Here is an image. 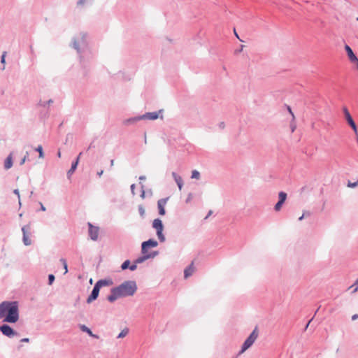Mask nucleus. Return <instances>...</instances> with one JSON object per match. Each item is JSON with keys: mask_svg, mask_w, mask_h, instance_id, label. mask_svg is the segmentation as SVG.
Segmentation results:
<instances>
[{"mask_svg": "<svg viewBox=\"0 0 358 358\" xmlns=\"http://www.w3.org/2000/svg\"><path fill=\"white\" fill-rule=\"evenodd\" d=\"M140 179H141V180H143V179H145V177H143V176H141V177H140Z\"/></svg>", "mask_w": 358, "mask_h": 358, "instance_id": "50", "label": "nucleus"}, {"mask_svg": "<svg viewBox=\"0 0 358 358\" xmlns=\"http://www.w3.org/2000/svg\"><path fill=\"white\" fill-rule=\"evenodd\" d=\"M138 212L141 217H143L145 215V210L143 206L141 205L138 206Z\"/></svg>", "mask_w": 358, "mask_h": 358, "instance_id": "26", "label": "nucleus"}, {"mask_svg": "<svg viewBox=\"0 0 358 358\" xmlns=\"http://www.w3.org/2000/svg\"><path fill=\"white\" fill-rule=\"evenodd\" d=\"M258 334H258L257 327H255V329L253 330V331L249 336V337L244 342L240 353H243L246 350H248L250 346L252 345V344L257 340V338L258 337Z\"/></svg>", "mask_w": 358, "mask_h": 358, "instance_id": "3", "label": "nucleus"}, {"mask_svg": "<svg viewBox=\"0 0 358 358\" xmlns=\"http://www.w3.org/2000/svg\"><path fill=\"white\" fill-rule=\"evenodd\" d=\"M350 288H354L353 292H357L358 290V278L355 281V282L350 287Z\"/></svg>", "mask_w": 358, "mask_h": 358, "instance_id": "27", "label": "nucleus"}, {"mask_svg": "<svg viewBox=\"0 0 358 358\" xmlns=\"http://www.w3.org/2000/svg\"><path fill=\"white\" fill-rule=\"evenodd\" d=\"M152 227L157 231V235L161 242L165 241V237L162 234L164 229L162 220L159 219H155L152 222Z\"/></svg>", "mask_w": 358, "mask_h": 358, "instance_id": "4", "label": "nucleus"}, {"mask_svg": "<svg viewBox=\"0 0 358 358\" xmlns=\"http://www.w3.org/2000/svg\"><path fill=\"white\" fill-rule=\"evenodd\" d=\"M282 202L278 201L275 206V210L276 211H279L282 207Z\"/></svg>", "mask_w": 358, "mask_h": 358, "instance_id": "29", "label": "nucleus"}, {"mask_svg": "<svg viewBox=\"0 0 358 358\" xmlns=\"http://www.w3.org/2000/svg\"><path fill=\"white\" fill-rule=\"evenodd\" d=\"M194 271V266H193V262L189 266V267H187L185 271H184V275H185V278H188L189 276H190L193 272Z\"/></svg>", "mask_w": 358, "mask_h": 358, "instance_id": "17", "label": "nucleus"}, {"mask_svg": "<svg viewBox=\"0 0 358 358\" xmlns=\"http://www.w3.org/2000/svg\"><path fill=\"white\" fill-rule=\"evenodd\" d=\"M41 209H42V210H43V211H44V210H45V208L43 206H41Z\"/></svg>", "mask_w": 358, "mask_h": 358, "instance_id": "48", "label": "nucleus"}, {"mask_svg": "<svg viewBox=\"0 0 358 358\" xmlns=\"http://www.w3.org/2000/svg\"><path fill=\"white\" fill-rule=\"evenodd\" d=\"M36 150L37 152H38V153H39V158L43 159V158L44 157V153H43V151L42 145H38V146L36 148Z\"/></svg>", "mask_w": 358, "mask_h": 358, "instance_id": "23", "label": "nucleus"}, {"mask_svg": "<svg viewBox=\"0 0 358 358\" xmlns=\"http://www.w3.org/2000/svg\"><path fill=\"white\" fill-rule=\"evenodd\" d=\"M158 245L157 242L155 240L150 239L142 243L141 250L143 255L148 253V250L150 248H155Z\"/></svg>", "mask_w": 358, "mask_h": 358, "instance_id": "6", "label": "nucleus"}, {"mask_svg": "<svg viewBox=\"0 0 358 358\" xmlns=\"http://www.w3.org/2000/svg\"><path fill=\"white\" fill-rule=\"evenodd\" d=\"M6 52H4L1 56V63L4 64L5 63V58H6Z\"/></svg>", "mask_w": 358, "mask_h": 358, "instance_id": "34", "label": "nucleus"}, {"mask_svg": "<svg viewBox=\"0 0 358 358\" xmlns=\"http://www.w3.org/2000/svg\"><path fill=\"white\" fill-rule=\"evenodd\" d=\"M357 185H358V181L355 182H353V183L348 182V186L349 187H357Z\"/></svg>", "mask_w": 358, "mask_h": 358, "instance_id": "31", "label": "nucleus"}, {"mask_svg": "<svg viewBox=\"0 0 358 358\" xmlns=\"http://www.w3.org/2000/svg\"><path fill=\"white\" fill-rule=\"evenodd\" d=\"M0 331L1 333L8 336V337H13L15 335H17V332L15 331L8 324H3L0 327Z\"/></svg>", "mask_w": 358, "mask_h": 358, "instance_id": "7", "label": "nucleus"}, {"mask_svg": "<svg viewBox=\"0 0 358 358\" xmlns=\"http://www.w3.org/2000/svg\"><path fill=\"white\" fill-rule=\"evenodd\" d=\"M12 166H13V157H12V154H10L5 160L4 167L6 169H9L12 167Z\"/></svg>", "mask_w": 358, "mask_h": 358, "instance_id": "14", "label": "nucleus"}, {"mask_svg": "<svg viewBox=\"0 0 358 358\" xmlns=\"http://www.w3.org/2000/svg\"><path fill=\"white\" fill-rule=\"evenodd\" d=\"M15 193L17 194H19V192H18V190H15Z\"/></svg>", "mask_w": 358, "mask_h": 358, "instance_id": "49", "label": "nucleus"}, {"mask_svg": "<svg viewBox=\"0 0 358 358\" xmlns=\"http://www.w3.org/2000/svg\"><path fill=\"white\" fill-rule=\"evenodd\" d=\"M81 155H82V153L80 152L79 154L78 157H77L76 161L72 164L70 170L68 171V175L69 176L72 174L76 171V169L77 168V166H78V162H79V159H80V157Z\"/></svg>", "mask_w": 358, "mask_h": 358, "instance_id": "16", "label": "nucleus"}, {"mask_svg": "<svg viewBox=\"0 0 358 358\" xmlns=\"http://www.w3.org/2000/svg\"><path fill=\"white\" fill-rule=\"evenodd\" d=\"M152 257H153V256H152L151 255H149V254H148V253H147V254L144 255V256H143V257H141L138 258V259L136 260L135 263H136V264H141V263H142L143 262H144L145 259H149V258Z\"/></svg>", "mask_w": 358, "mask_h": 358, "instance_id": "18", "label": "nucleus"}, {"mask_svg": "<svg viewBox=\"0 0 358 358\" xmlns=\"http://www.w3.org/2000/svg\"><path fill=\"white\" fill-rule=\"evenodd\" d=\"M89 234L93 241H96L99 236V229L97 227L93 226L90 222L88 223Z\"/></svg>", "mask_w": 358, "mask_h": 358, "instance_id": "9", "label": "nucleus"}, {"mask_svg": "<svg viewBox=\"0 0 358 358\" xmlns=\"http://www.w3.org/2000/svg\"><path fill=\"white\" fill-rule=\"evenodd\" d=\"M29 338H22V339L21 340V342H29Z\"/></svg>", "mask_w": 358, "mask_h": 358, "instance_id": "40", "label": "nucleus"}, {"mask_svg": "<svg viewBox=\"0 0 358 358\" xmlns=\"http://www.w3.org/2000/svg\"><path fill=\"white\" fill-rule=\"evenodd\" d=\"M61 262H62V264H63L64 270H65L64 271V273H66L68 272L66 261L65 259H62Z\"/></svg>", "mask_w": 358, "mask_h": 358, "instance_id": "28", "label": "nucleus"}, {"mask_svg": "<svg viewBox=\"0 0 358 358\" xmlns=\"http://www.w3.org/2000/svg\"><path fill=\"white\" fill-rule=\"evenodd\" d=\"M287 110H288L289 113L291 114V115L292 116V120H294L295 116L289 106H287Z\"/></svg>", "mask_w": 358, "mask_h": 358, "instance_id": "32", "label": "nucleus"}, {"mask_svg": "<svg viewBox=\"0 0 358 358\" xmlns=\"http://www.w3.org/2000/svg\"><path fill=\"white\" fill-rule=\"evenodd\" d=\"M309 324H310V322H308L306 327H308V326H309Z\"/></svg>", "mask_w": 358, "mask_h": 358, "instance_id": "51", "label": "nucleus"}, {"mask_svg": "<svg viewBox=\"0 0 358 358\" xmlns=\"http://www.w3.org/2000/svg\"><path fill=\"white\" fill-rule=\"evenodd\" d=\"M352 63H355L356 64V66L358 69V59H357V60H355V61H353Z\"/></svg>", "mask_w": 358, "mask_h": 358, "instance_id": "39", "label": "nucleus"}, {"mask_svg": "<svg viewBox=\"0 0 358 358\" xmlns=\"http://www.w3.org/2000/svg\"><path fill=\"white\" fill-rule=\"evenodd\" d=\"M305 217V213H303L299 218V220H302L303 219V217Z\"/></svg>", "mask_w": 358, "mask_h": 358, "instance_id": "43", "label": "nucleus"}, {"mask_svg": "<svg viewBox=\"0 0 358 358\" xmlns=\"http://www.w3.org/2000/svg\"><path fill=\"white\" fill-rule=\"evenodd\" d=\"M137 290L135 281L128 280L111 289V294L108 296L110 302H113L119 298L133 296Z\"/></svg>", "mask_w": 358, "mask_h": 358, "instance_id": "1", "label": "nucleus"}, {"mask_svg": "<svg viewBox=\"0 0 358 358\" xmlns=\"http://www.w3.org/2000/svg\"><path fill=\"white\" fill-rule=\"evenodd\" d=\"M143 117L148 118L149 120H156L157 118H158V113H157V112L148 113L145 115H143V117H138L136 120H140V119H142Z\"/></svg>", "mask_w": 358, "mask_h": 358, "instance_id": "13", "label": "nucleus"}, {"mask_svg": "<svg viewBox=\"0 0 358 358\" xmlns=\"http://www.w3.org/2000/svg\"><path fill=\"white\" fill-rule=\"evenodd\" d=\"M134 188H135V185L134 184L131 185V189L133 193H134Z\"/></svg>", "mask_w": 358, "mask_h": 358, "instance_id": "41", "label": "nucleus"}, {"mask_svg": "<svg viewBox=\"0 0 358 358\" xmlns=\"http://www.w3.org/2000/svg\"><path fill=\"white\" fill-rule=\"evenodd\" d=\"M295 128H296V126H295V125L292 126V132H294V131Z\"/></svg>", "mask_w": 358, "mask_h": 358, "instance_id": "44", "label": "nucleus"}, {"mask_svg": "<svg viewBox=\"0 0 358 358\" xmlns=\"http://www.w3.org/2000/svg\"><path fill=\"white\" fill-rule=\"evenodd\" d=\"M309 324H310V322H308L306 327H308V326H309Z\"/></svg>", "mask_w": 358, "mask_h": 358, "instance_id": "52", "label": "nucleus"}, {"mask_svg": "<svg viewBox=\"0 0 358 358\" xmlns=\"http://www.w3.org/2000/svg\"><path fill=\"white\" fill-rule=\"evenodd\" d=\"M57 155L59 157H61V152L60 151L58 152Z\"/></svg>", "mask_w": 358, "mask_h": 358, "instance_id": "47", "label": "nucleus"}, {"mask_svg": "<svg viewBox=\"0 0 358 358\" xmlns=\"http://www.w3.org/2000/svg\"><path fill=\"white\" fill-rule=\"evenodd\" d=\"M357 20H358V18H357Z\"/></svg>", "mask_w": 358, "mask_h": 358, "instance_id": "53", "label": "nucleus"}, {"mask_svg": "<svg viewBox=\"0 0 358 358\" xmlns=\"http://www.w3.org/2000/svg\"><path fill=\"white\" fill-rule=\"evenodd\" d=\"M234 34H235L236 36L238 38H239V37H238V34H237V33H236V30H234Z\"/></svg>", "mask_w": 358, "mask_h": 358, "instance_id": "46", "label": "nucleus"}, {"mask_svg": "<svg viewBox=\"0 0 358 358\" xmlns=\"http://www.w3.org/2000/svg\"><path fill=\"white\" fill-rule=\"evenodd\" d=\"M80 329L83 331L87 333L90 336L95 337L92 331L85 325H81Z\"/></svg>", "mask_w": 358, "mask_h": 358, "instance_id": "20", "label": "nucleus"}, {"mask_svg": "<svg viewBox=\"0 0 358 358\" xmlns=\"http://www.w3.org/2000/svg\"><path fill=\"white\" fill-rule=\"evenodd\" d=\"M27 157H28V153H27V155L24 157V158L21 160L20 162V165H22L24 164V162H26L27 159Z\"/></svg>", "mask_w": 358, "mask_h": 358, "instance_id": "33", "label": "nucleus"}, {"mask_svg": "<svg viewBox=\"0 0 358 358\" xmlns=\"http://www.w3.org/2000/svg\"><path fill=\"white\" fill-rule=\"evenodd\" d=\"M345 50L347 52L348 58H349V59L350 60L351 62H352L353 61L357 60V57L354 54L352 50L351 49V48L348 45H345Z\"/></svg>", "mask_w": 358, "mask_h": 358, "instance_id": "12", "label": "nucleus"}, {"mask_svg": "<svg viewBox=\"0 0 358 358\" xmlns=\"http://www.w3.org/2000/svg\"><path fill=\"white\" fill-rule=\"evenodd\" d=\"M29 229H30L29 225L24 226L22 228V231L23 233V242H24V245H29L31 243V239L29 238V235H30V234L29 232Z\"/></svg>", "mask_w": 358, "mask_h": 358, "instance_id": "8", "label": "nucleus"}, {"mask_svg": "<svg viewBox=\"0 0 358 358\" xmlns=\"http://www.w3.org/2000/svg\"><path fill=\"white\" fill-rule=\"evenodd\" d=\"M169 200V197L165 199H159L157 202V207L159 210V214L160 215H164L166 213L165 211V206L166 205V203Z\"/></svg>", "mask_w": 358, "mask_h": 358, "instance_id": "10", "label": "nucleus"}, {"mask_svg": "<svg viewBox=\"0 0 358 358\" xmlns=\"http://www.w3.org/2000/svg\"><path fill=\"white\" fill-rule=\"evenodd\" d=\"M129 264H130V262L129 260H126L125 262H124L123 264L121 266L122 269V270H125L127 268H129Z\"/></svg>", "mask_w": 358, "mask_h": 358, "instance_id": "25", "label": "nucleus"}, {"mask_svg": "<svg viewBox=\"0 0 358 358\" xmlns=\"http://www.w3.org/2000/svg\"><path fill=\"white\" fill-rule=\"evenodd\" d=\"M279 196V201L280 202L284 203L287 198V194L284 192H280L278 194Z\"/></svg>", "mask_w": 358, "mask_h": 358, "instance_id": "21", "label": "nucleus"}, {"mask_svg": "<svg viewBox=\"0 0 358 358\" xmlns=\"http://www.w3.org/2000/svg\"><path fill=\"white\" fill-rule=\"evenodd\" d=\"M191 178L196 179V180H199L200 178V173H199V172L198 171H196V170L192 171Z\"/></svg>", "mask_w": 358, "mask_h": 358, "instance_id": "24", "label": "nucleus"}, {"mask_svg": "<svg viewBox=\"0 0 358 358\" xmlns=\"http://www.w3.org/2000/svg\"><path fill=\"white\" fill-rule=\"evenodd\" d=\"M177 185H178L179 190L181 191L182 188V186H183V182L180 183V184H177Z\"/></svg>", "mask_w": 358, "mask_h": 358, "instance_id": "37", "label": "nucleus"}, {"mask_svg": "<svg viewBox=\"0 0 358 358\" xmlns=\"http://www.w3.org/2000/svg\"><path fill=\"white\" fill-rule=\"evenodd\" d=\"M172 176L174 178V180L176 181V184H180V183L183 182L182 178L179 175H178L176 173L173 172Z\"/></svg>", "mask_w": 358, "mask_h": 358, "instance_id": "19", "label": "nucleus"}, {"mask_svg": "<svg viewBox=\"0 0 358 358\" xmlns=\"http://www.w3.org/2000/svg\"><path fill=\"white\" fill-rule=\"evenodd\" d=\"M85 0H79L78 2V5H83L85 3Z\"/></svg>", "mask_w": 358, "mask_h": 358, "instance_id": "38", "label": "nucleus"}, {"mask_svg": "<svg viewBox=\"0 0 358 358\" xmlns=\"http://www.w3.org/2000/svg\"><path fill=\"white\" fill-rule=\"evenodd\" d=\"M343 113H344V115H345V120L346 121L348 122V123L349 124V125L352 127V129H353L355 134H356L357 136V141L358 143V131H357V127L349 112V110H348V108L346 107H344L343 109Z\"/></svg>", "mask_w": 358, "mask_h": 358, "instance_id": "5", "label": "nucleus"}, {"mask_svg": "<svg viewBox=\"0 0 358 358\" xmlns=\"http://www.w3.org/2000/svg\"><path fill=\"white\" fill-rule=\"evenodd\" d=\"M129 333V329L127 328L124 329L117 336L118 338H124Z\"/></svg>", "mask_w": 358, "mask_h": 358, "instance_id": "22", "label": "nucleus"}, {"mask_svg": "<svg viewBox=\"0 0 358 358\" xmlns=\"http://www.w3.org/2000/svg\"><path fill=\"white\" fill-rule=\"evenodd\" d=\"M49 285H52L55 280V276L52 274L49 275L48 276Z\"/></svg>", "mask_w": 358, "mask_h": 358, "instance_id": "30", "label": "nucleus"}, {"mask_svg": "<svg viewBox=\"0 0 358 358\" xmlns=\"http://www.w3.org/2000/svg\"><path fill=\"white\" fill-rule=\"evenodd\" d=\"M357 319H358V314H355V315H353L352 316V320H357Z\"/></svg>", "mask_w": 358, "mask_h": 358, "instance_id": "36", "label": "nucleus"}, {"mask_svg": "<svg viewBox=\"0 0 358 358\" xmlns=\"http://www.w3.org/2000/svg\"><path fill=\"white\" fill-rule=\"evenodd\" d=\"M136 267H137V266H136V264H133V265H131V266H129V269H130L131 271H134V270H136Z\"/></svg>", "mask_w": 358, "mask_h": 358, "instance_id": "35", "label": "nucleus"}, {"mask_svg": "<svg viewBox=\"0 0 358 358\" xmlns=\"http://www.w3.org/2000/svg\"><path fill=\"white\" fill-rule=\"evenodd\" d=\"M99 290H100V287H99L98 285H96L95 284L90 296L88 297V299L87 300V302L88 303H91L92 301H93L98 297Z\"/></svg>", "mask_w": 358, "mask_h": 358, "instance_id": "11", "label": "nucleus"}, {"mask_svg": "<svg viewBox=\"0 0 358 358\" xmlns=\"http://www.w3.org/2000/svg\"><path fill=\"white\" fill-rule=\"evenodd\" d=\"M103 171H101L100 172L98 173V175L101 176L103 174Z\"/></svg>", "mask_w": 358, "mask_h": 358, "instance_id": "45", "label": "nucleus"}, {"mask_svg": "<svg viewBox=\"0 0 358 358\" xmlns=\"http://www.w3.org/2000/svg\"><path fill=\"white\" fill-rule=\"evenodd\" d=\"M99 287H102L103 286H109L113 285V282L111 280H100L96 283Z\"/></svg>", "mask_w": 358, "mask_h": 358, "instance_id": "15", "label": "nucleus"}, {"mask_svg": "<svg viewBox=\"0 0 358 358\" xmlns=\"http://www.w3.org/2000/svg\"><path fill=\"white\" fill-rule=\"evenodd\" d=\"M212 213H213V211H212V210H210V211L208 212V215L206 217V219H207L210 215H212Z\"/></svg>", "mask_w": 358, "mask_h": 358, "instance_id": "42", "label": "nucleus"}, {"mask_svg": "<svg viewBox=\"0 0 358 358\" xmlns=\"http://www.w3.org/2000/svg\"><path fill=\"white\" fill-rule=\"evenodd\" d=\"M0 320L8 323H15L18 321L19 310L16 301H3L0 303Z\"/></svg>", "mask_w": 358, "mask_h": 358, "instance_id": "2", "label": "nucleus"}]
</instances>
